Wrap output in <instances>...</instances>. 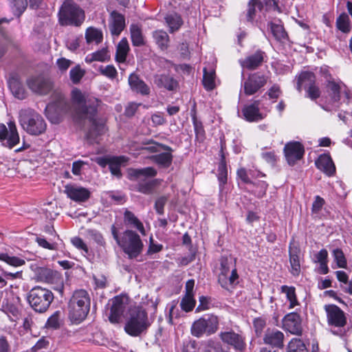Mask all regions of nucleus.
<instances>
[{"label":"nucleus","mask_w":352,"mask_h":352,"mask_svg":"<svg viewBox=\"0 0 352 352\" xmlns=\"http://www.w3.org/2000/svg\"><path fill=\"white\" fill-rule=\"evenodd\" d=\"M220 160L217 168V179L219 183L220 191H223L225 184L228 182V166L226 161V156L223 148L220 150Z\"/></svg>","instance_id":"27"},{"label":"nucleus","mask_w":352,"mask_h":352,"mask_svg":"<svg viewBox=\"0 0 352 352\" xmlns=\"http://www.w3.org/2000/svg\"><path fill=\"white\" fill-rule=\"evenodd\" d=\"M305 153L303 145L296 141L287 142L284 146V154L287 163L293 166L302 158Z\"/></svg>","instance_id":"17"},{"label":"nucleus","mask_w":352,"mask_h":352,"mask_svg":"<svg viewBox=\"0 0 352 352\" xmlns=\"http://www.w3.org/2000/svg\"><path fill=\"white\" fill-rule=\"evenodd\" d=\"M284 338L285 336L282 331L275 328H268L265 331L263 340L265 344L282 349L284 346Z\"/></svg>","instance_id":"23"},{"label":"nucleus","mask_w":352,"mask_h":352,"mask_svg":"<svg viewBox=\"0 0 352 352\" xmlns=\"http://www.w3.org/2000/svg\"><path fill=\"white\" fill-rule=\"evenodd\" d=\"M151 324L146 311L138 306L131 310L124 331L131 336L138 337L146 334Z\"/></svg>","instance_id":"4"},{"label":"nucleus","mask_w":352,"mask_h":352,"mask_svg":"<svg viewBox=\"0 0 352 352\" xmlns=\"http://www.w3.org/2000/svg\"><path fill=\"white\" fill-rule=\"evenodd\" d=\"M0 260L14 267L21 266L25 263L23 259L17 256H10L5 253L0 254Z\"/></svg>","instance_id":"54"},{"label":"nucleus","mask_w":352,"mask_h":352,"mask_svg":"<svg viewBox=\"0 0 352 352\" xmlns=\"http://www.w3.org/2000/svg\"><path fill=\"white\" fill-rule=\"evenodd\" d=\"M8 124L9 127V136L7 141L3 143V146L8 147L9 148H12L19 142L20 139L14 122L10 121Z\"/></svg>","instance_id":"39"},{"label":"nucleus","mask_w":352,"mask_h":352,"mask_svg":"<svg viewBox=\"0 0 352 352\" xmlns=\"http://www.w3.org/2000/svg\"><path fill=\"white\" fill-rule=\"evenodd\" d=\"M221 341L231 346L236 352H243L246 349L245 336L241 333H236L233 330L222 331L219 333Z\"/></svg>","instance_id":"13"},{"label":"nucleus","mask_w":352,"mask_h":352,"mask_svg":"<svg viewBox=\"0 0 352 352\" xmlns=\"http://www.w3.org/2000/svg\"><path fill=\"white\" fill-rule=\"evenodd\" d=\"M10 3L14 8V14L18 18L24 12L28 4L27 0H10Z\"/></svg>","instance_id":"53"},{"label":"nucleus","mask_w":352,"mask_h":352,"mask_svg":"<svg viewBox=\"0 0 352 352\" xmlns=\"http://www.w3.org/2000/svg\"><path fill=\"white\" fill-rule=\"evenodd\" d=\"M90 304V296L86 290H76L67 304L68 318L71 322L80 324L84 321L89 312Z\"/></svg>","instance_id":"2"},{"label":"nucleus","mask_w":352,"mask_h":352,"mask_svg":"<svg viewBox=\"0 0 352 352\" xmlns=\"http://www.w3.org/2000/svg\"><path fill=\"white\" fill-rule=\"evenodd\" d=\"M260 100H254L252 104L245 105L242 109L243 118L248 122H258L265 117L261 111Z\"/></svg>","instance_id":"22"},{"label":"nucleus","mask_w":352,"mask_h":352,"mask_svg":"<svg viewBox=\"0 0 352 352\" xmlns=\"http://www.w3.org/2000/svg\"><path fill=\"white\" fill-rule=\"evenodd\" d=\"M85 38L87 43L95 41L96 44H98L102 41V34L100 30L91 27L86 30Z\"/></svg>","instance_id":"47"},{"label":"nucleus","mask_w":352,"mask_h":352,"mask_svg":"<svg viewBox=\"0 0 352 352\" xmlns=\"http://www.w3.org/2000/svg\"><path fill=\"white\" fill-rule=\"evenodd\" d=\"M164 19L169 27L170 33H173L177 31L183 24L181 16L177 13L167 14Z\"/></svg>","instance_id":"41"},{"label":"nucleus","mask_w":352,"mask_h":352,"mask_svg":"<svg viewBox=\"0 0 352 352\" xmlns=\"http://www.w3.org/2000/svg\"><path fill=\"white\" fill-rule=\"evenodd\" d=\"M305 90L307 97L312 100H315L320 96V90L316 83L310 87H308Z\"/></svg>","instance_id":"62"},{"label":"nucleus","mask_w":352,"mask_h":352,"mask_svg":"<svg viewBox=\"0 0 352 352\" xmlns=\"http://www.w3.org/2000/svg\"><path fill=\"white\" fill-rule=\"evenodd\" d=\"M289 262L291 273L294 276H298L300 272V250L296 246L289 247Z\"/></svg>","instance_id":"32"},{"label":"nucleus","mask_w":352,"mask_h":352,"mask_svg":"<svg viewBox=\"0 0 352 352\" xmlns=\"http://www.w3.org/2000/svg\"><path fill=\"white\" fill-rule=\"evenodd\" d=\"M196 305V300L193 296L184 295L182 298L180 307L182 309L186 312L192 311Z\"/></svg>","instance_id":"55"},{"label":"nucleus","mask_w":352,"mask_h":352,"mask_svg":"<svg viewBox=\"0 0 352 352\" xmlns=\"http://www.w3.org/2000/svg\"><path fill=\"white\" fill-rule=\"evenodd\" d=\"M265 58H267L265 52L261 50H257L254 53L247 56L243 59L239 60V63L243 68L248 70H254L263 64Z\"/></svg>","instance_id":"19"},{"label":"nucleus","mask_w":352,"mask_h":352,"mask_svg":"<svg viewBox=\"0 0 352 352\" xmlns=\"http://www.w3.org/2000/svg\"><path fill=\"white\" fill-rule=\"evenodd\" d=\"M8 83L10 91L15 98L20 100L25 98L26 93L25 89L16 75L11 76L8 79Z\"/></svg>","instance_id":"29"},{"label":"nucleus","mask_w":352,"mask_h":352,"mask_svg":"<svg viewBox=\"0 0 352 352\" xmlns=\"http://www.w3.org/2000/svg\"><path fill=\"white\" fill-rule=\"evenodd\" d=\"M219 326L217 316L214 314H205L199 318V336L206 334L208 336L214 333Z\"/></svg>","instance_id":"20"},{"label":"nucleus","mask_w":352,"mask_h":352,"mask_svg":"<svg viewBox=\"0 0 352 352\" xmlns=\"http://www.w3.org/2000/svg\"><path fill=\"white\" fill-rule=\"evenodd\" d=\"M153 37L156 45L162 50H166L169 47L170 38L166 32L157 30L153 32Z\"/></svg>","instance_id":"38"},{"label":"nucleus","mask_w":352,"mask_h":352,"mask_svg":"<svg viewBox=\"0 0 352 352\" xmlns=\"http://www.w3.org/2000/svg\"><path fill=\"white\" fill-rule=\"evenodd\" d=\"M129 160L127 157L121 156H112L109 168L111 173L118 178H121L122 174L120 170L121 166H125Z\"/></svg>","instance_id":"33"},{"label":"nucleus","mask_w":352,"mask_h":352,"mask_svg":"<svg viewBox=\"0 0 352 352\" xmlns=\"http://www.w3.org/2000/svg\"><path fill=\"white\" fill-rule=\"evenodd\" d=\"M316 76L313 72L307 71L301 72L297 80V90L300 92L302 87L306 89L308 87L314 85L316 83Z\"/></svg>","instance_id":"35"},{"label":"nucleus","mask_w":352,"mask_h":352,"mask_svg":"<svg viewBox=\"0 0 352 352\" xmlns=\"http://www.w3.org/2000/svg\"><path fill=\"white\" fill-rule=\"evenodd\" d=\"M252 185L254 187V189L252 190V192L255 196L261 198L265 195L268 186V184L265 182L258 181L256 183L253 182Z\"/></svg>","instance_id":"56"},{"label":"nucleus","mask_w":352,"mask_h":352,"mask_svg":"<svg viewBox=\"0 0 352 352\" xmlns=\"http://www.w3.org/2000/svg\"><path fill=\"white\" fill-rule=\"evenodd\" d=\"M157 170L153 167L144 168H131L129 170L130 179H138L140 176L153 177L157 175Z\"/></svg>","instance_id":"40"},{"label":"nucleus","mask_w":352,"mask_h":352,"mask_svg":"<svg viewBox=\"0 0 352 352\" xmlns=\"http://www.w3.org/2000/svg\"><path fill=\"white\" fill-rule=\"evenodd\" d=\"M336 27L343 33H349L351 31L350 19L347 14L343 12L337 18Z\"/></svg>","instance_id":"48"},{"label":"nucleus","mask_w":352,"mask_h":352,"mask_svg":"<svg viewBox=\"0 0 352 352\" xmlns=\"http://www.w3.org/2000/svg\"><path fill=\"white\" fill-rule=\"evenodd\" d=\"M85 73V71L81 69L80 65H76L69 72L70 79L74 84H77L84 76Z\"/></svg>","instance_id":"58"},{"label":"nucleus","mask_w":352,"mask_h":352,"mask_svg":"<svg viewBox=\"0 0 352 352\" xmlns=\"http://www.w3.org/2000/svg\"><path fill=\"white\" fill-rule=\"evenodd\" d=\"M216 60L210 55L203 68L202 84L207 91L212 90L216 87Z\"/></svg>","instance_id":"15"},{"label":"nucleus","mask_w":352,"mask_h":352,"mask_svg":"<svg viewBox=\"0 0 352 352\" xmlns=\"http://www.w3.org/2000/svg\"><path fill=\"white\" fill-rule=\"evenodd\" d=\"M27 85L33 92L40 95H46L52 89L50 79L43 75L30 77L27 80Z\"/></svg>","instance_id":"14"},{"label":"nucleus","mask_w":352,"mask_h":352,"mask_svg":"<svg viewBox=\"0 0 352 352\" xmlns=\"http://www.w3.org/2000/svg\"><path fill=\"white\" fill-rule=\"evenodd\" d=\"M59 23L62 25L80 26L85 20V12L71 0H66L59 10Z\"/></svg>","instance_id":"7"},{"label":"nucleus","mask_w":352,"mask_h":352,"mask_svg":"<svg viewBox=\"0 0 352 352\" xmlns=\"http://www.w3.org/2000/svg\"><path fill=\"white\" fill-rule=\"evenodd\" d=\"M62 311H56L47 320L45 327L54 329H59L61 324Z\"/></svg>","instance_id":"52"},{"label":"nucleus","mask_w":352,"mask_h":352,"mask_svg":"<svg viewBox=\"0 0 352 352\" xmlns=\"http://www.w3.org/2000/svg\"><path fill=\"white\" fill-rule=\"evenodd\" d=\"M131 38L133 46H143L145 45L141 28L135 24L130 27Z\"/></svg>","instance_id":"44"},{"label":"nucleus","mask_w":352,"mask_h":352,"mask_svg":"<svg viewBox=\"0 0 352 352\" xmlns=\"http://www.w3.org/2000/svg\"><path fill=\"white\" fill-rule=\"evenodd\" d=\"M283 327L292 334L300 335L302 324L300 315L296 312L287 314L283 319Z\"/></svg>","instance_id":"21"},{"label":"nucleus","mask_w":352,"mask_h":352,"mask_svg":"<svg viewBox=\"0 0 352 352\" xmlns=\"http://www.w3.org/2000/svg\"><path fill=\"white\" fill-rule=\"evenodd\" d=\"M129 46L126 38H123L117 45L116 60L118 63H124L126 60Z\"/></svg>","instance_id":"43"},{"label":"nucleus","mask_w":352,"mask_h":352,"mask_svg":"<svg viewBox=\"0 0 352 352\" xmlns=\"http://www.w3.org/2000/svg\"><path fill=\"white\" fill-rule=\"evenodd\" d=\"M98 71L102 75L111 79L116 78L118 75L116 69L112 65H109L106 67L101 65L100 66Z\"/></svg>","instance_id":"59"},{"label":"nucleus","mask_w":352,"mask_h":352,"mask_svg":"<svg viewBox=\"0 0 352 352\" xmlns=\"http://www.w3.org/2000/svg\"><path fill=\"white\" fill-rule=\"evenodd\" d=\"M88 235L93 239L96 243L100 245H104L105 242L101 233L96 230H88Z\"/></svg>","instance_id":"63"},{"label":"nucleus","mask_w":352,"mask_h":352,"mask_svg":"<svg viewBox=\"0 0 352 352\" xmlns=\"http://www.w3.org/2000/svg\"><path fill=\"white\" fill-rule=\"evenodd\" d=\"M124 222L126 226H129L136 228L141 234L145 235V230L142 223L135 216V214L126 210L124 213Z\"/></svg>","instance_id":"37"},{"label":"nucleus","mask_w":352,"mask_h":352,"mask_svg":"<svg viewBox=\"0 0 352 352\" xmlns=\"http://www.w3.org/2000/svg\"><path fill=\"white\" fill-rule=\"evenodd\" d=\"M69 107V103L64 95L61 93H54L52 95V101L45 107V113L52 123L58 124Z\"/></svg>","instance_id":"9"},{"label":"nucleus","mask_w":352,"mask_h":352,"mask_svg":"<svg viewBox=\"0 0 352 352\" xmlns=\"http://www.w3.org/2000/svg\"><path fill=\"white\" fill-rule=\"evenodd\" d=\"M327 91L330 97L329 103L322 106V108L327 111L333 110L336 111L339 108V102L340 100L341 85L336 82L331 76L327 79L326 85Z\"/></svg>","instance_id":"12"},{"label":"nucleus","mask_w":352,"mask_h":352,"mask_svg":"<svg viewBox=\"0 0 352 352\" xmlns=\"http://www.w3.org/2000/svg\"><path fill=\"white\" fill-rule=\"evenodd\" d=\"M54 299L51 290L35 286L28 293L27 300L31 308L36 312L43 314L50 308Z\"/></svg>","instance_id":"5"},{"label":"nucleus","mask_w":352,"mask_h":352,"mask_svg":"<svg viewBox=\"0 0 352 352\" xmlns=\"http://www.w3.org/2000/svg\"><path fill=\"white\" fill-rule=\"evenodd\" d=\"M35 276L38 280L50 284H56L54 289L60 295L63 294L64 285L61 274L57 271L45 267H36L34 270Z\"/></svg>","instance_id":"10"},{"label":"nucleus","mask_w":352,"mask_h":352,"mask_svg":"<svg viewBox=\"0 0 352 352\" xmlns=\"http://www.w3.org/2000/svg\"><path fill=\"white\" fill-rule=\"evenodd\" d=\"M315 164L318 169L323 171L329 176L333 175L336 172L335 165L329 154L320 155Z\"/></svg>","instance_id":"26"},{"label":"nucleus","mask_w":352,"mask_h":352,"mask_svg":"<svg viewBox=\"0 0 352 352\" xmlns=\"http://www.w3.org/2000/svg\"><path fill=\"white\" fill-rule=\"evenodd\" d=\"M171 152L172 151H167L153 155L152 159L155 163L161 166L168 168L171 165L173 158Z\"/></svg>","instance_id":"46"},{"label":"nucleus","mask_w":352,"mask_h":352,"mask_svg":"<svg viewBox=\"0 0 352 352\" xmlns=\"http://www.w3.org/2000/svg\"><path fill=\"white\" fill-rule=\"evenodd\" d=\"M142 144L143 145L151 144V146H145V147L142 148L143 150L148 151L151 153L159 152L160 151V148H161L162 149H163L166 151H173V149L170 146L165 145V144L157 143V142H154L153 140H151L148 142H143Z\"/></svg>","instance_id":"50"},{"label":"nucleus","mask_w":352,"mask_h":352,"mask_svg":"<svg viewBox=\"0 0 352 352\" xmlns=\"http://www.w3.org/2000/svg\"><path fill=\"white\" fill-rule=\"evenodd\" d=\"M72 98L76 102L75 111L78 119L79 120L87 119L90 122L86 133L88 142L98 143L99 137L104 135L107 130L104 119L96 118L102 101L96 98L85 99L82 92L78 89L72 91Z\"/></svg>","instance_id":"1"},{"label":"nucleus","mask_w":352,"mask_h":352,"mask_svg":"<svg viewBox=\"0 0 352 352\" xmlns=\"http://www.w3.org/2000/svg\"><path fill=\"white\" fill-rule=\"evenodd\" d=\"M127 298L125 296H116L111 300L108 319L111 324L120 323L122 318L126 309Z\"/></svg>","instance_id":"11"},{"label":"nucleus","mask_w":352,"mask_h":352,"mask_svg":"<svg viewBox=\"0 0 352 352\" xmlns=\"http://www.w3.org/2000/svg\"><path fill=\"white\" fill-rule=\"evenodd\" d=\"M287 352H309L305 343L300 339L293 338L287 346Z\"/></svg>","instance_id":"51"},{"label":"nucleus","mask_w":352,"mask_h":352,"mask_svg":"<svg viewBox=\"0 0 352 352\" xmlns=\"http://www.w3.org/2000/svg\"><path fill=\"white\" fill-rule=\"evenodd\" d=\"M214 306V300L210 297H199V311L207 310Z\"/></svg>","instance_id":"61"},{"label":"nucleus","mask_w":352,"mask_h":352,"mask_svg":"<svg viewBox=\"0 0 352 352\" xmlns=\"http://www.w3.org/2000/svg\"><path fill=\"white\" fill-rule=\"evenodd\" d=\"M110 59V55L108 53L107 48H102L100 50L96 51L87 55L85 58V61L91 63L94 61L105 62Z\"/></svg>","instance_id":"45"},{"label":"nucleus","mask_w":352,"mask_h":352,"mask_svg":"<svg viewBox=\"0 0 352 352\" xmlns=\"http://www.w3.org/2000/svg\"><path fill=\"white\" fill-rule=\"evenodd\" d=\"M327 313V322L329 325L336 327H343L346 324V318L344 312L336 305L324 306Z\"/></svg>","instance_id":"18"},{"label":"nucleus","mask_w":352,"mask_h":352,"mask_svg":"<svg viewBox=\"0 0 352 352\" xmlns=\"http://www.w3.org/2000/svg\"><path fill=\"white\" fill-rule=\"evenodd\" d=\"M111 231L117 244L128 255L129 258H135L142 253L144 245L140 236L135 231L126 230L120 236L114 224L111 226Z\"/></svg>","instance_id":"3"},{"label":"nucleus","mask_w":352,"mask_h":352,"mask_svg":"<svg viewBox=\"0 0 352 352\" xmlns=\"http://www.w3.org/2000/svg\"><path fill=\"white\" fill-rule=\"evenodd\" d=\"M265 176V174L262 173L259 170H254L252 169L247 170L245 168H239L236 171L237 179H240L242 183L245 184L252 185V184H253L251 178H257Z\"/></svg>","instance_id":"30"},{"label":"nucleus","mask_w":352,"mask_h":352,"mask_svg":"<svg viewBox=\"0 0 352 352\" xmlns=\"http://www.w3.org/2000/svg\"><path fill=\"white\" fill-rule=\"evenodd\" d=\"M155 83L160 88H164L168 91H176L179 83L173 76L166 74L157 75L155 78Z\"/></svg>","instance_id":"28"},{"label":"nucleus","mask_w":352,"mask_h":352,"mask_svg":"<svg viewBox=\"0 0 352 352\" xmlns=\"http://www.w3.org/2000/svg\"><path fill=\"white\" fill-rule=\"evenodd\" d=\"M199 348L204 352H219V346L214 341L208 340V341L202 342Z\"/></svg>","instance_id":"60"},{"label":"nucleus","mask_w":352,"mask_h":352,"mask_svg":"<svg viewBox=\"0 0 352 352\" xmlns=\"http://www.w3.org/2000/svg\"><path fill=\"white\" fill-rule=\"evenodd\" d=\"M267 81V77L260 73L250 74L244 81L243 88L245 95L251 96L264 87Z\"/></svg>","instance_id":"16"},{"label":"nucleus","mask_w":352,"mask_h":352,"mask_svg":"<svg viewBox=\"0 0 352 352\" xmlns=\"http://www.w3.org/2000/svg\"><path fill=\"white\" fill-rule=\"evenodd\" d=\"M65 191L68 197L78 202L86 201L91 195V192L88 189L71 185H67Z\"/></svg>","instance_id":"25"},{"label":"nucleus","mask_w":352,"mask_h":352,"mask_svg":"<svg viewBox=\"0 0 352 352\" xmlns=\"http://www.w3.org/2000/svg\"><path fill=\"white\" fill-rule=\"evenodd\" d=\"M160 184L157 179L150 180L143 179L140 181L135 186L134 189L144 195H151L154 192L155 188Z\"/></svg>","instance_id":"34"},{"label":"nucleus","mask_w":352,"mask_h":352,"mask_svg":"<svg viewBox=\"0 0 352 352\" xmlns=\"http://www.w3.org/2000/svg\"><path fill=\"white\" fill-rule=\"evenodd\" d=\"M109 28L113 36H119L125 28L124 16L116 10H113L109 15Z\"/></svg>","instance_id":"24"},{"label":"nucleus","mask_w":352,"mask_h":352,"mask_svg":"<svg viewBox=\"0 0 352 352\" xmlns=\"http://www.w3.org/2000/svg\"><path fill=\"white\" fill-rule=\"evenodd\" d=\"M218 281L221 286L229 290L232 288L239 278L235 261L230 256H222L220 259V268Z\"/></svg>","instance_id":"8"},{"label":"nucleus","mask_w":352,"mask_h":352,"mask_svg":"<svg viewBox=\"0 0 352 352\" xmlns=\"http://www.w3.org/2000/svg\"><path fill=\"white\" fill-rule=\"evenodd\" d=\"M270 27L276 40L285 42L287 39V34L280 21L278 23L271 22Z\"/></svg>","instance_id":"42"},{"label":"nucleus","mask_w":352,"mask_h":352,"mask_svg":"<svg viewBox=\"0 0 352 352\" xmlns=\"http://www.w3.org/2000/svg\"><path fill=\"white\" fill-rule=\"evenodd\" d=\"M280 291L282 293L286 294L287 298L289 301V309H292L298 305L295 288L294 287L283 285L280 287Z\"/></svg>","instance_id":"49"},{"label":"nucleus","mask_w":352,"mask_h":352,"mask_svg":"<svg viewBox=\"0 0 352 352\" xmlns=\"http://www.w3.org/2000/svg\"><path fill=\"white\" fill-rule=\"evenodd\" d=\"M19 122L23 130L30 135H39L46 131L47 124L45 120L34 109H28L21 111Z\"/></svg>","instance_id":"6"},{"label":"nucleus","mask_w":352,"mask_h":352,"mask_svg":"<svg viewBox=\"0 0 352 352\" xmlns=\"http://www.w3.org/2000/svg\"><path fill=\"white\" fill-rule=\"evenodd\" d=\"M168 201V198L165 196H162L157 199L155 203V209L157 214H164V208Z\"/></svg>","instance_id":"64"},{"label":"nucleus","mask_w":352,"mask_h":352,"mask_svg":"<svg viewBox=\"0 0 352 352\" xmlns=\"http://www.w3.org/2000/svg\"><path fill=\"white\" fill-rule=\"evenodd\" d=\"M129 84L131 89L137 93L142 95H148L150 93L148 85L135 74H131L129 76Z\"/></svg>","instance_id":"31"},{"label":"nucleus","mask_w":352,"mask_h":352,"mask_svg":"<svg viewBox=\"0 0 352 352\" xmlns=\"http://www.w3.org/2000/svg\"><path fill=\"white\" fill-rule=\"evenodd\" d=\"M263 3L260 0H250L248 4V8L244 13L245 20L252 24L254 23L256 17V10H261Z\"/></svg>","instance_id":"36"},{"label":"nucleus","mask_w":352,"mask_h":352,"mask_svg":"<svg viewBox=\"0 0 352 352\" xmlns=\"http://www.w3.org/2000/svg\"><path fill=\"white\" fill-rule=\"evenodd\" d=\"M333 256L334 261L336 262L338 267L346 268L347 266L346 259L341 249L337 248L333 250Z\"/></svg>","instance_id":"57"}]
</instances>
